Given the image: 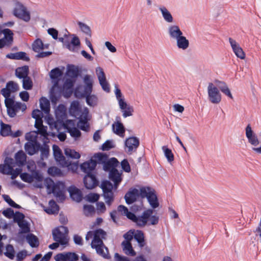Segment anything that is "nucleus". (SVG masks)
<instances>
[{"label":"nucleus","instance_id":"2f4dec72","mask_svg":"<svg viewBox=\"0 0 261 261\" xmlns=\"http://www.w3.org/2000/svg\"><path fill=\"white\" fill-rule=\"evenodd\" d=\"M29 72V67L28 66H23L18 67L15 70V74L18 78L23 79L28 76Z\"/></svg>","mask_w":261,"mask_h":261},{"label":"nucleus","instance_id":"2eb2a0df","mask_svg":"<svg viewBox=\"0 0 261 261\" xmlns=\"http://www.w3.org/2000/svg\"><path fill=\"white\" fill-rule=\"evenodd\" d=\"M246 136L248 142L251 145L256 146L259 144V140L257 135L252 130L250 124H248L245 128Z\"/></svg>","mask_w":261,"mask_h":261},{"label":"nucleus","instance_id":"7c9ffc66","mask_svg":"<svg viewBox=\"0 0 261 261\" xmlns=\"http://www.w3.org/2000/svg\"><path fill=\"white\" fill-rule=\"evenodd\" d=\"M176 45L178 48L182 50H186L189 46V41L183 34L175 39Z\"/></svg>","mask_w":261,"mask_h":261},{"label":"nucleus","instance_id":"412c9836","mask_svg":"<svg viewBox=\"0 0 261 261\" xmlns=\"http://www.w3.org/2000/svg\"><path fill=\"white\" fill-rule=\"evenodd\" d=\"M139 195L140 194L138 190L136 188L130 189L124 196L126 203L128 204L134 203Z\"/></svg>","mask_w":261,"mask_h":261},{"label":"nucleus","instance_id":"4c0bfd02","mask_svg":"<svg viewBox=\"0 0 261 261\" xmlns=\"http://www.w3.org/2000/svg\"><path fill=\"white\" fill-rule=\"evenodd\" d=\"M80 73L78 67L73 65H68L67 70V74L72 78L77 77Z\"/></svg>","mask_w":261,"mask_h":261},{"label":"nucleus","instance_id":"e2e57ef3","mask_svg":"<svg viewBox=\"0 0 261 261\" xmlns=\"http://www.w3.org/2000/svg\"><path fill=\"white\" fill-rule=\"evenodd\" d=\"M79 127L84 131H88L89 130V125L88 121L86 120H80L78 123Z\"/></svg>","mask_w":261,"mask_h":261},{"label":"nucleus","instance_id":"3c124183","mask_svg":"<svg viewBox=\"0 0 261 261\" xmlns=\"http://www.w3.org/2000/svg\"><path fill=\"white\" fill-rule=\"evenodd\" d=\"M62 74V72L59 68L52 69L49 73L50 77L53 80H58Z\"/></svg>","mask_w":261,"mask_h":261},{"label":"nucleus","instance_id":"ea45409f","mask_svg":"<svg viewBox=\"0 0 261 261\" xmlns=\"http://www.w3.org/2000/svg\"><path fill=\"white\" fill-rule=\"evenodd\" d=\"M40 105L41 111L46 114H48L50 111L49 101L45 97H42L40 100Z\"/></svg>","mask_w":261,"mask_h":261},{"label":"nucleus","instance_id":"6e6552de","mask_svg":"<svg viewBox=\"0 0 261 261\" xmlns=\"http://www.w3.org/2000/svg\"><path fill=\"white\" fill-rule=\"evenodd\" d=\"M140 144V141L138 138L131 137L126 139L125 141V151L129 154L137 150Z\"/></svg>","mask_w":261,"mask_h":261},{"label":"nucleus","instance_id":"bf43d9fd","mask_svg":"<svg viewBox=\"0 0 261 261\" xmlns=\"http://www.w3.org/2000/svg\"><path fill=\"white\" fill-rule=\"evenodd\" d=\"M63 167H67L69 170L75 171L78 168V165L76 163H71L68 160H66L62 165Z\"/></svg>","mask_w":261,"mask_h":261},{"label":"nucleus","instance_id":"774afa93","mask_svg":"<svg viewBox=\"0 0 261 261\" xmlns=\"http://www.w3.org/2000/svg\"><path fill=\"white\" fill-rule=\"evenodd\" d=\"M121 166L122 169L126 172H129L131 170L129 164L126 159H124L121 162Z\"/></svg>","mask_w":261,"mask_h":261},{"label":"nucleus","instance_id":"79ce46f5","mask_svg":"<svg viewBox=\"0 0 261 261\" xmlns=\"http://www.w3.org/2000/svg\"><path fill=\"white\" fill-rule=\"evenodd\" d=\"M162 149L164 152L165 157L167 159L168 162L169 163H171L173 162L174 161V158L172 150L168 148L166 146H163Z\"/></svg>","mask_w":261,"mask_h":261},{"label":"nucleus","instance_id":"4d7b16f0","mask_svg":"<svg viewBox=\"0 0 261 261\" xmlns=\"http://www.w3.org/2000/svg\"><path fill=\"white\" fill-rule=\"evenodd\" d=\"M25 139L28 142L37 141V132L36 131L27 133L25 136Z\"/></svg>","mask_w":261,"mask_h":261},{"label":"nucleus","instance_id":"a18cd8bd","mask_svg":"<svg viewBox=\"0 0 261 261\" xmlns=\"http://www.w3.org/2000/svg\"><path fill=\"white\" fill-rule=\"evenodd\" d=\"M134 237L141 246L143 247L144 245V236L141 230H137L134 233Z\"/></svg>","mask_w":261,"mask_h":261},{"label":"nucleus","instance_id":"dca6fc26","mask_svg":"<svg viewBox=\"0 0 261 261\" xmlns=\"http://www.w3.org/2000/svg\"><path fill=\"white\" fill-rule=\"evenodd\" d=\"M13 160L12 158H6L4 163L0 164V173L5 175H10L12 172Z\"/></svg>","mask_w":261,"mask_h":261},{"label":"nucleus","instance_id":"39448f33","mask_svg":"<svg viewBox=\"0 0 261 261\" xmlns=\"http://www.w3.org/2000/svg\"><path fill=\"white\" fill-rule=\"evenodd\" d=\"M100 187L103 191V196L106 203L107 205H111L114 201L112 184L110 181L106 180L101 182Z\"/></svg>","mask_w":261,"mask_h":261},{"label":"nucleus","instance_id":"423d86ee","mask_svg":"<svg viewBox=\"0 0 261 261\" xmlns=\"http://www.w3.org/2000/svg\"><path fill=\"white\" fill-rule=\"evenodd\" d=\"M46 183V188L48 191H49V193H53L56 197L59 198L61 200L64 199V193L61 189V187L63 186L62 184H55L54 181L50 179L47 180Z\"/></svg>","mask_w":261,"mask_h":261},{"label":"nucleus","instance_id":"cd10ccee","mask_svg":"<svg viewBox=\"0 0 261 261\" xmlns=\"http://www.w3.org/2000/svg\"><path fill=\"white\" fill-rule=\"evenodd\" d=\"M215 83L217 84V86L218 87L219 90H220L223 93H224L231 99L233 98V96L231 93V92L225 82L216 80L215 81Z\"/></svg>","mask_w":261,"mask_h":261},{"label":"nucleus","instance_id":"0e129e2a","mask_svg":"<svg viewBox=\"0 0 261 261\" xmlns=\"http://www.w3.org/2000/svg\"><path fill=\"white\" fill-rule=\"evenodd\" d=\"M59 41L63 43V45L68 49L70 51H74L73 47L71 45L68 39H66L63 37H59L58 38Z\"/></svg>","mask_w":261,"mask_h":261},{"label":"nucleus","instance_id":"c85d7f7f","mask_svg":"<svg viewBox=\"0 0 261 261\" xmlns=\"http://www.w3.org/2000/svg\"><path fill=\"white\" fill-rule=\"evenodd\" d=\"M53 148L56 160L62 166L66 160L65 156L63 155L61 149L58 146L54 145Z\"/></svg>","mask_w":261,"mask_h":261},{"label":"nucleus","instance_id":"c03bdc74","mask_svg":"<svg viewBox=\"0 0 261 261\" xmlns=\"http://www.w3.org/2000/svg\"><path fill=\"white\" fill-rule=\"evenodd\" d=\"M21 105L20 103H17L14 106L7 108V109L8 115L11 118L15 117L16 115L17 111L21 108Z\"/></svg>","mask_w":261,"mask_h":261},{"label":"nucleus","instance_id":"8fccbe9b","mask_svg":"<svg viewBox=\"0 0 261 261\" xmlns=\"http://www.w3.org/2000/svg\"><path fill=\"white\" fill-rule=\"evenodd\" d=\"M78 25L81 30L85 34L89 37L91 36V31L90 28L85 23L79 21L77 22Z\"/></svg>","mask_w":261,"mask_h":261},{"label":"nucleus","instance_id":"6e6d98bb","mask_svg":"<svg viewBox=\"0 0 261 261\" xmlns=\"http://www.w3.org/2000/svg\"><path fill=\"white\" fill-rule=\"evenodd\" d=\"M6 251L4 253L5 256L10 259L14 257V250L12 245H7L6 247Z\"/></svg>","mask_w":261,"mask_h":261},{"label":"nucleus","instance_id":"69168bd1","mask_svg":"<svg viewBox=\"0 0 261 261\" xmlns=\"http://www.w3.org/2000/svg\"><path fill=\"white\" fill-rule=\"evenodd\" d=\"M95 212L93 206L91 205H85L84 206V212L86 216H89Z\"/></svg>","mask_w":261,"mask_h":261},{"label":"nucleus","instance_id":"9b49d317","mask_svg":"<svg viewBox=\"0 0 261 261\" xmlns=\"http://www.w3.org/2000/svg\"><path fill=\"white\" fill-rule=\"evenodd\" d=\"M2 32L4 37L0 39V48H2L5 46L11 45L13 42V33L11 30L9 29H5Z\"/></svg>","mask_w":261,"mask_h":261},{"label":"nucleus","instance_id":"1a4fd4ad","mask_svg":"<svg viewBox=\"0 0 261 261\" xmlns=\"http://www.w3.org/2000/svg\"><path fill=\"white\" fill-rule=\"evenodd\" d=\"M95 71L99 81V84L101 86L102 89L107 92H109L110 91V88L109 83L107 81L106 75L103 70L100 67H97L96 68Z\"/></svg>","mask_w":261,"mask_h":261},{"label":"nucleus","instance_id":"4be33fe9","mask_svg":"<svg viewBox=\"0 0 261 261\" xmlns=\"http://www.w3.org/2000/svg\"><path fill=\"white\" fill-rule=\"evenodd\" d=\"M68 191L69 193L71 198L77 202H80L82 199V193L81 191L75 186H70Z\"/></svg>","mask_w":261,"mask_h":261},{"label":"nucleus","instance_id":"09e8293b","mask_svg":"<svg viewBox=\"0 0 261 261\" xmlns=\"http://www.w3.org/2000/svg\"><path fill=\"white\" fill-rule=\"evenodd\" d=\"M33 50L36 53H39L43 48V44L42 40L37 39L32 44Z\"/></svg>","mask_w":261,"mask_h":261},{"label":"nucleus","instance_id":"bb28decb","mask_svg":"<svg viewBox=\"0 0 261 261\" xmlns=\"http://www.w3.org/2000/svg\"><path fill=\"white\" fill-rule=\"evenodd\" d=\"M119 164V163L115 158H112L108 160L103 164V168L106 171L110 172L111 170L116 169Z\"/></svg>","mask_w":261,"mask_h":261},{"label":"nucleus","instance_id":"58836bf2","mask_svg":"<svg viewBox=\"0 0 261 261\" xmlns=\"http://www.w3.org/2000/svg\"><path fill=\"white\" fill-rule=\"evenodd\" d=\"M59 211L58 205L54 200L49 201V207L45 210V212L48 214H58Z\"/></svg>","mask_w":261,"mask_h":261},{"label":"nucleus","instance_id":"a19ab883","mask_svg":"<svg viewBox=\"0 0 261 261\" xmlns=\"http://www.w3.org/2000/svg\"><path fill=\"white\" fill-rule=\"evenodd\" d=\"M64 153L66 156L69 158L78 159L81 157V155L78 152H76L74 150L70 148H65L64 150Z\"/></svg>","mask_w":261,"mask_h":261},{"label":"nucleus","instance_id":"ddd939ff","mask_svg":"<svg viewBox=\"0 0 261 261\" xmlns=\"http://www.w3.org/2000/svg\"><path fill=\"white\" fill-rule=\"evenodd\" d=\"M229 42L236 56L241 59H244L245 54L237 41L231 38H229Z\"/></svg>","mask_w":261,"mask_h":261},{"label":"nucleus","instance_id":"680f3d73","mask_svg":"<svg viewBox=\"0 0 261 261\" xmlns=\"http://www.w3.org/2000/svg\"><path fill=\"white\" fill-rule=\"evenodd\" d=\"M24 215L22 213L19 212H16L13 216V220L14 222L17 223V224L23 220H24Z\"/></svg>","mask_w":261,"mask_h":261},{"label":"nucleus","instance_id":"f3484780","mask_svg":"<svg viewBox=\"0 0 261 261\" xmlns=\"http://www.w3.org/2000/svg\"><path fill=\"white\" fill-rule=\"evenodd\" d=\"M84 183L88 189H92L98 185V180L94 174H86L84 178Z\"/></svg>","mask_w":261,"mask_h":261},{"label":"nucleus","instance_id":"473e14b6","mask_svg":"<svg viewBox=\"0 0 261 261\" xmlns=\"http://www.w3.org/2000/svg\"><path fill=\"white\" fill-rule=\"evenodd\" d=\"M49 141H44L42 146L40 145L39 150H40L41 152L40 158L42 160L46 159L48 157L49 154V147L47 144V143Z\"/></svg>","mask_w":261,"mask_h":261},{"label":"nucleus","instance_id":"052dcab7","mask_svg":"<svg viewBox=\"0 0 261 261\" xmlns=\"http://www.w3.org/2000/svg\"><path fill=\"white\" fill-rule=\"evenodd\" d=\"M20 177L21 180L24 182L31 183L34 180V177L28 173H22L20 174Z\"/></svg>","mask_w":261,"mask_h":261},{"label":"nucleus","instance_id":"4468645a","mask_svg":"<svg viewBox=\"0 0 261 261\" xmlns=\"http://www.w3.org/2000/svg\"><path fill=\"white\" fill-rule=\"evenodd\" d=\"M24 149L29 155H33L39 151L40 144L38 141L27 142L24 145Z\"/></svg>","mask_w":261,"mask_h":261},{"label":"nucleus","instance_id":"20e7f679","mask_svg":"<svg viewBox=\"0 0 261 261\" xmlns=\"http://www.w3.org/2000/svg\"><path fill=\"white\" fill-rule=\"evenodd\" d=\"M208 100L213 104H218L221 101V94L218 87L213 83H209L207 86Z\"/></svg>","mask_w":261,"mask_h":261},{"label":"nucleus","instance_id":"9d476101","mask_svg":"<svg viewBox=\"0 0 261 261\" xmlns=\"http://www.w3.org/2000/svg\"><path fill=\"white\" fill-rule=\"evenodd\" d=\"M153 211L152 209H148L143 212L142 215L139 217H136L134 222L136 223L139 227L145 226L148 222V220L151 215L153 214Z\"/></svg>","mask_w":261,"mask_h":261},{"label":"nucleus","instance_id":"f257e3e1","mask_svg":"<svg viewBox=\"0 0 261 261\" xmlns=\"http://www.w3.org/2000/svg\"><path fill=\"white\" fill-rule=\"evenodd\" d=\"M106 235L105 231L101 229H98L95 231H89L85 239L87 241H89L93 238L91 243V247L95 249L98 254L105 258L109 259L110 258V256L108 249L105 246L102 241V239L104 238Z\"/></svg>","mask_w":261,"mask_h":261},{"label":"nucleus","instance_id":"5fc2aeb1","mask_svg":"<svg viewBox=\"0 0 261 261\" xmlns=\"http://www.w3.org/2000/svg\"><path fill=\"white\" fill-rule=\"evenodd\" d=\"M115 94L118 101V105L120 104L121 102L125 101V98L123 96L120 89H119L117 85H115Z\"/></svg>","mask_w":261,"mask_h":261},{"label":"nucleus","instance_id":"f704fd0d","mask_svg":"<svg viewBox=\"0 0 261 261\" xmlns=\"http://www.w3.org/2000/svg\"><path fill=\"white\" fill-rule=\"evenodd\" d=\"M122 246H123V250L126 254L133 256L136 255V252L133 250L130 242L123 241Z\"/></svg>","mask_w":261,"mask_h":261},{"label":"nucleus","instance_id":"603ef678","mask_svg":"<svg viewBox=\"0 0 261 261\" xmlns=\"http://www.w3.org/2000/svg\"><path fill=\"white\" fill-rule=\"evenodd\" d=\"M47 126H44L43 125L37 128V134H40L43 137V140L44 141H49L48 138H47L48 134L47 132Z\"/></svg>","mask_w":261,"mask_h":261},{"label":"nucleus","instance_id":"de8ad7c7","mask_svg":"<svg viewBox=\"0 0 261 261\" xmlns=\"http://www.w3.org/2000/svg\"><path fill=\"white\" fill-rule=\"evenodd\" d=\"M48 173L52 176L60 177L63 176V173L61 169L57 167H50L48 169Z\"/></svg>","mask_w":261,"mask_h":261},{"label":"nucleus","instance_id":"aec40b11","mask_svg":"<svg viewBox=\"0 0 261 261\" xmlns=\"http://www.w3.org/2000/svg\"><path fill=\"white\" fill-rule=\"evenodd\" d=\"M119 106L122 113V116L124 118H126L133 115V107L129 104H127L125 101L121 102V103L119 104Z\"/></svg>","mask_w":261,"mask_h":261},{"label":"nucleus","instance_id":"a211bd4d","mask_svg":"<svg viewBox=\"0 0 261 261\" xmlns=\"http://www.w3.org/2000/svg\"><path fill=\"white\" fill-rule=\"evenodd\" d=\"M18 90L17 84L13 81H10L6 84V88L1 90V94L3 96H10L11 93L15 92Z\"/></svg>","mask_w":261,"mask_h":261},{"label":"nucleus","instance_id":"6ab92c4d","mask_svg":"<svg viewBox=\"0 0 261 261\" xmlns=\"http://www.w3.org/2000/svg\"><path fill=\"white\" fill-rule=\"evenodd\" d=\"M97 165L96 161L91 159L90 160L83 163L81 165L82 170L87 174H92Z\"/></svg>","mask_w":261,"mask_h":261},{"label":"nucleus","instance_id":"0eeeda50","mask_svg":"<svg viewBox=\"0 0 261 261\" xmlns=\"http://www.w3.org/2000/svg\"><path fill=\"white\" fill-rule=\"evenodd\" d=\"M14 15L17 17L28 22L31 19L30 13L21 3L17 2L14 10Z\"/></svg>","mask_w":261,"mask_h":261},{"label":"nucleus","instance_id":"5701e85b","mask_svg":"<svg viewBox=\"0 0 261 261\" xmlns=\"http://www.w3.org/2000/svg\"><path fill=\"white\" fill-rule=\"evenodd\" d=\"M109 178L114 182L115 189L117 188L118 186L122 180L121 174L116 169H113L109 172Z\"/></svg>","mask_w":261,"mask_h":261},{"label":"nucleus","instance_id":"393cba45","mask_svg":"<svg viewBox=\"0 0 261 261\" xmlns=\"http://www.w3.org/2000/svg\"><path fill=\"white\" fill-rule=\"evenodd\" d=\"M168 33L170 38L174 40L176 39L183 34L179 27L177 25H169L168 28Z\"/></svg>","mask_w":261,"mask_h":261},{"label":"nucleus","instance_id":"338daca9","mask_svg":"<svg viewBox=\"0 0 261 261\" xmlns=\"http://www.w3.org/2000/svg\"><path fill=\"white\" fill-rule=\"evenodd\" d=\"M65 255L67 261H76L79 259L78 255L75 253L67 252Z\"/></svg>","mask_w":261,"mask_h":261},{"label":"nucleus","instance_id":"c9c22d12","mask_svg":"<svg viewBox=\"0 0 261 261\" xmlns=\"http://www.w3.org/2000/svg\"><path fill=\"white\" fill-rule=\"evenodd\" d=\"M16 164L18 166L24 165L26 162V155L22 150L18 151L15 155Z\"/></svg>","mask_w":261,"mask_h":261},{"label":"nucleus","instance_id":"f8f14e48","mask_svg":"<svg viewBox=\"0 0 261 261\" xmlns=\"http://www.w3.org/2000/svg\"><path fill=\"white\" fill-rule=\"evenodd\" d=\"M64 128L67 130V132L69 133L70 136L76 140L81 136V133L79 129L74 127V125L72 121L67 120L63 124Z\"/></svg>","mask_w":261,"mask_h":261},{"label":"nucleus","instance_id":"13d9d810","mask_svg":"<svg viewBox=\"0 0 261 261\" xmlns=\"http://www.w3.org/2000/svg\"><path fill=\"white\" fill-rule=\"evenodd\" d=\"M22 87L25 90H30L33 87V82L29 76H28L22 80Z\"/></svg>","mask_w":261,"mask_h":261},{"label":"nucleus","instance_id":"72a5a7b5","mask_svg":"<svg viewBox=\"0 0 261 261\" xmlns=\"http://www.w3.org/2000/svg\"><path fill=\"white\" fill-rule=\"evenodd\" d=\"M85 83L84 94H91L92 90V81L89 75H86L84 77Z\"/></svg>","mask_w":261,"mask_h":261},{"label":"nucleus","instance_id":"864d4df0","mask_svg":"<svg viewBox=\"0 0 261 261\" xmlns=\"http://www.w3.org/2000/svg\"><path fill=\"white\" fill-rule=\"evenodd\" d=\"M1 134L3 136H8L11 135V126L8 124L2 123Z\"/></svg>","mask_w":261,"mask_h":261},{"label":"nucleus","instance_id":"f03ea898","mask_svg":"<svg viewBox=\"0 0 261 261\" xmlns=\"http://www.w3.org/2000/svg\"><path fill=\"white\" fill-rule=\"evenodd\" d=\"M140 196L142 198H146L149 204L153 208L158 207L159 203L154 190L149 187H143L140 189Z\"/></svg>","mask_w":261,"mask_h":261},{"label":"nucleus","instance_id":"a878e982","mask_svg":"<svg viewBox=\"0 0 261 261\" xmlns=\"http://www.w3.org/2000/svg\"><path fill=\"white\" fill-rule=\"evenodd\" d=\"M159 10L161 12L164 20L167 23H171L173 22L174 19L171 13L164 6L161 5L158 7Z\"/></svg>","mask_w":261,"mask_h":261},{"label":"nucleus","instance_id":"c756f323","mask_svg":"<svg viewBox=\"0 0 261 261\" xmlns=\"http://www.w3.org/2000/svg\"><path fill=\"white\" fill-rule=\"evenodd\" d=\"M70 114L77 118L80 116V113L81 112V108L80 107L79 102L77 101H73L71 102L69 108Z\"/></svg>","mask_w":261,"mask_h":261},{"label":"nucleus","instance_id":"b1692460","mask_svg":"<svg viewBox=\"0 0 261 261\" xmlns=\"http://www.w3.org/2000/svg\"><path fill=\"white\" fill-rule=\"evenodd\" d=\"M120 119L119 117L116 118L117 121L112 124V129L115 134L123 138L124 136L125 128L123 124L119 121Z\"/></svg>","mask_w":261,"mask_h":261},{"label":"nucleus","instance_id":"e433bc0d","mask_svg":"<svg viewBox=\"0 0 261 261\" xmlns=\"http://www.w3.org/2000/svg\"><path fill=\"white\" fill-rule=\"evenodd\" d=\"M26 240L29 245L33 248L37 247L39 245L38 238L33 233H29L26 236Z\"/></svg>","mask_w":261,"mask_h":261},{"label":"nucleus","instance_id":"49530a36","mask_svg":"<svg viewBox=\"0 0 261 261\" xmlns=\"http://www.w3.org/2000/svg\"><path fill=\"white\" fill-rule=\"evenodd\" d=\"M86 97V102L89 106L94 107L97 103V97L94 95L91 94H85Z\"/></svg>","mask_w":261,"mask_h":261},{"label":"nucleus","instance_id":"7ed1b4c3","mask_svg":"<svg viewBox=\"0 0 261 261\" xmlns=\"http://www.w3.org/2000/svg\"><path fill=\"white\" fill-rule=\"evenodd\" d=\"M68 229L67 227L61 226L56 228L53 230V239L61 245H66L68 243Z\"/></svg>","mask_w":261,"mask_h":261},{"label":"nucleus","instance_id":"37998d69","mask_svg":"<svg viewBox=\"0 0 261 261\" xmlns=\"http://www.w3.org/2000/svg\"><path fill=\"white\" fill-rule=\"evenodd\" d=\"M18 225L21 229L19 233H26L30 231V224L27 220H24L21 222H20L18 224Z\"/></svg>","mask_w":261,"mask_h":261}]
</instances>
